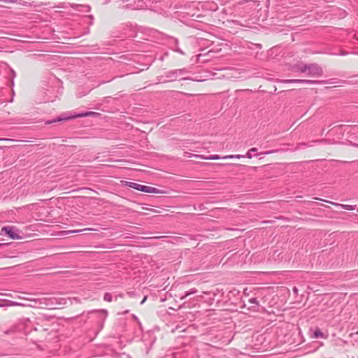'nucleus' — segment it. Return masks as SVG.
I'll use <instances>...</instances> for the list:
<instances>
[{"instance_id":"5","label":"nucleus","mask_w":358,"mask_h":358,"mask_svg":"<svg viewBox=\"0 0 358 358\" xmlns=\"http://www.w3.org/2000/svg\"><path fill=\"white\" fill-rule=\"evenodd\" d=\"M282 83H301V84H321L327 83V81L322 80H303V79H290V80H282Z\"/></svg>"},{"instance_id":"34","label":"nucleus","mask_w":358,"mask_h":358,"mask_svg":"<svg viewBox=\"0 0 358 358\" xmlns=\"http://www.w3.org/2000/svg\"><path fill=\"white\" fill-rule=\"evenodd\" d=\"M5 306V305H3V304H0V307H3V306Z\"/></svg>"},{"instance_id":"11","label":"nucleus","mask_w":358,"mask_h":358,"mask_svg":"<svg viewBox=\"0 0 358 358\" xmlns=\"http://www.w3.org/2000/svg\"><path fill=\"white\" fill-rule=\"evenodd\" d=\"M243 157H245V156L242 155H231L224 156L222 158V159H236V158L240 159V158H243Z\"/></svg>"},{"instance_id":"31","label":"nucleus","mask_w":358,"mask_h":358,"mask_svg":"<svg viewBox=\"0 0 358 358\" xmlns=\"http://www.w3.org/2000/svg\"><path fill=\"white\" fill-rule=\"evenodd\" d=\"M202 56L201 54L199 55L197 57H198V59H200L201 57Z\"/></svg>"},{"instance_id":"9","label":"nucleus","mask_w":358,"mask_h":358,"mask_svg":"<svg viewBox=\"0 0 358 358\" xmlns=\"http://www.w3.org/2000/svg\"><path fill=\"white\" fill-rule=\"evenodd\" d=\"M313 338H324L325 336L323 332L319 328H317L313 333Z\"/></svg>"},{"instance_id":"27","label":"nucleus","mask_w":358,"mask_h":358,"mask_svg":"<svg viewBox=\"0 0 358 358\" xmlns=\"http://www.w3.org/2000/svg\"><path fill=\"white\" fill-rule=\"evenodd\" d=\"M0 141H13V140L8 139V138H0Z\"/></svg>"},{"instance_id":"25","label":"nucleus","mask_w":358,"mask_h":358,"mask_svg":"<svg viewBox=\"0 0 358 358\" xmlns=\"http://www.w3.org/2000/svg\"><path fill=\"white\" fill-rule=\"evenodd\" d=\"M293 292L296 294L298 292V289L296 287H294L293 288Z\"/></svg>"},{"instance_id":"10","label":"nucleus","mask_w":358,"mask_h":358,"mask_svg":"<svg viewBox=\"0 0 358 358\" xmlns=\"http://www.w3.org/2000/svg\"><path fill=\"white\" fill-rule=\"evenodd\" d=\"M198 292V290L196 288H192L189 290L185 292V294L180 296V299L183 300L186 299L188 296L191 294H194Z\"/></svg>"},{"instance_id":"29","label":"nucleus","mask_w":358,"mask_h":358,"mask_svg":"<svg viewBox=\"0 0 358 358\" xmlns=\"http://www.w3.org/2000/svg\"><path fill=\"white\" fill-rule=\"evenodd\" d=\"M147 297L145 296L144 299L142 300V301L141 302V303H143L145 302V301L146 300Z\"/></svg>"},{"instance_id":"2","label":"nucleus","mask_w":358,"mask_h":358,"mask_svg":"<svg viewBox=\"0 0 358 358\" xmlns=\"http://www.w3.org/2000/svg\"><path fill=\"white\" fill-rule=\"evenodd\" d=\"M306 75L312 77H320L323 74L322 68L316 63L306 64Z\"/></svg>"},{"instance_id":"28","label":"nucleus","mask_w":358,"mask_h":358,"mask_svg":"<svg viewBox=\"0 0 358 358\" xmlns=\"http://www.w3.org/2000/svg\"><path fill=\"white\" fill-rule=\"evenodd\" d=\"M129 313V310H124L123 312H122V314H127Z\"/></svg>"},{"instance_id":"19","label":"nucleus","mask_w":358,"mask_h":358,"mask_svg":"<svg viewBox=\"0 0 358 358\" xmlns=\"http://www.w3.org/2000/svg\"><path fill=\"white\" fill-rule=\"evenodd\" d=\"M249 303H252V304H255L256 306H258L259 305V302L257 299V298H255V297H252V298H250L249 299Z\"/></svg>"},{"instance_id":"18","label":"nucleus","mask_w":358,"mask_h":358,"mask_svg":"<svg viewBox=\"0 0 358 358\" xmlns=\"http://www.w3.org/2000/svg\"><path fill=\"white\" fill-rule=\"evenodd\" d=\"M307 146V144L306 143H300L297 145V146L296 148H294V149H292V151H296L298 149L301 148V147L304 148V147H306Z\"/></svg>"},{"instance_id":"16","label":"nucleus","mask_w":358,"mask_h":358,"mask_svg":"<svg viewBox=\"0 0 358 358\" xmlns=\"http://www.w3.org/2000/svg\"><path fill=\"white\" fill-rule=\"evenodd\" d=\"M103 300L107 302H111L113 300V296L110 293L106 292L103 295Z\"/></svg>"},{"instance_id":"4","label":"nucleus","mask_w":358,"mask_h":358,"mask_svg":"<svg viewBox=\"0 0 358 358\" xmlns=\"http://www.w3.org/2000/svg\"><path fill=\"white\" fill-rule=\"evenodd\" d=\"M55 300L56 299L55 298H42L38 299H33V301H34L35 302L38 303V305L41 306V308H45L48 309L55 308Z\"/></svg>"},{"instance_id":"12","label":"nucleus","mask_w":358,"mask_h":358,"mask_svg":"<svg viewBox=\"0 0 358 358\" xmlns=\"http://www.w3.org/2000/svg\"><path fill=\"white\" fill-rule=\"evenodd\" d=\"M200 157L202 158V159H208V160H215V159H221V157L219 155H210L208 157L200 156Z\"/></svg>"},{"instance_id":"7","label":"nucleus","mask_w":358,"mask_h":358,"mask_svg":"<svg viewBox=\"0 0 358 358\" xmlns=\"http://www.w3.org/2000/svg\"><path fill=\"white\" fill-rule=\"evenodd\" d=\"M306 64H299L292 66V71L294 72L306 73Z\"/></svg>"},{"instance_id":"8","label":"nucleus","mask_w":358,"mask_h":358,"mask_svg":"<svg viewBox=\"0 0 358 358\" xmlns=\"http://www.w3.org/2000/svg\"><path fill=\"white\" fill-rule=\"evenodd\" d=\"M98 115H99V113H97L96 112L89 111V112L76 114V115H73L72 117H94Z\"/></svg>"},{"instance_id":"36","label":"nucleus","mask_w":358,"mask_h":358,"mask_svg":"<svg viewBox=\"0 0 358 358\" xmlns=\"http://www.w3.org/2000/svg\"><path fill=\"white\" fill-rule=\"evenodd\" d=\"M357 212H358V208H357Z\"/></svg>"},{"instance_id":"6","label":"nucleus","mask_w":358,"mask_h":358,"mask_svg":"<svg viewBox=\"0 0 358 358\" xmlns=\"http://www.w3.org/2000/svg\"><path fill=\"white\" fill-rule=\"evenodd\" d=\"M185 73H187L185 69L171 70L166 73V78L169 79L170 81H173L176 80L179 75H182Z\"/></svg>"},{"instance_id":"32","label":"nucleus","mask_w":358,"mask_h":358,"mask_svg":"<svg viewBox=\"0 0 358 358\" xmlns=\"http://www.w3.org/2000/svg\"><path fill=\"white\" fill-rule=\"evenodd\" d=\"M333 205L334 206H338L339 204L338 203H332Z\"/></svg>"},{"instance_id":"1","label":"nucleus","mask_w":358,"mask_h":358,"mask_svg":"<svg viewBox=\"0 0 358 358\" xmlns=\"http://www.w3.org/2000/svg\"><path fill=\"white\" fill-rule=\"evenodd\" d=\"M125 186L146 193L159 194L162 192L159 189L154 187L143 185L134 182L126 181Z\"/></svg>"},{"instance_id":"20","label":"nucleus","mask_w":358,"mask_h":358,"mask_svg":"<svg viewBox=\"0 0 358 358\" xmlns=\"http://www.w3.org/2000/svg\"><path fill=\"white\" fill-rule=\"evenodd\" d=\"M278 152V150H268V151H266V152H261L259 154H257V155H270V154H272V153H274V152Z\"/></svg>"},{"instance_id":"26","label":"nucleus","mask_w":358,"mask_h":358,"mask_svg":"<svg viewBox=\"0 0 358 358\" xmlns=\"http://www.w3.org/2000/svg\"><path fill=\"white\" fill-rule=\"evenodd\" d=\"M351 145L353 146V147H355V148H358V144L357 143H351Z\"/></svg>"},{"instance_id":"17","label":"nucleus","mask_w":358,"mask_h":358,"mask_svg":"<svg viewBox=\"0 0 358 358\" xmlns=\"http://www.w3.org/2000/svg\"><path fill=\"white\" fill-rule=\"evenodd\" d=\"M341 207L345 209V210H353L356 208V205H343V204H341Z\"/></svg>"},{"instance_id":"13","label":"nucleus","mask_w":358,"mask_h":358,"mask_svg":"<svg viewBox=\"0 0 358 358\" xmlns=\"http://www.w3.org/2000/svg\"><path fill=\"white\" fill-rule=\"evenodd\" d=\"M69 119H71V117L61 115L60 117H58L57 119L53 120L52 121L50 122L49 123L57 122H59V121H62V120H68Z\"/></svg>"},{"instance_id":"33","label":"nucleus","mask_w":358,"mask_h":358,"mask_svg":"<svg viewBox=\"0 0 358 358\" xmlns=\"http://www.w3.org/2000/svg\"><path fill=\"white\" fill-rule=\"evenodd\" d=\"M13 74L14 76H15V72H14L13 71Z\"/></svg>"},{"instance_id":"15","label":"nucleus","mask_w":358,"mask_h":358,"mask_svg":"<svg viewBox=\"0 0 358 358\" xmlns=\"http://www.w3.org/2000/svg\"><path fill=\"white\" fill-rule=\"evenodd\" d=\"M85 231H97V230L94 229H92V228H86V229H80V230L69 231H67V233L68 234L80 233V232Z\"/></svg>"},{"instance_id":"21","label":"nucleus","mask_w":358,"mask_h":358,"mask_svg":"<svg viewBox=\"0 0 358 358\" xmlns=\"http://www.w3.org/2000/svg\"><path fill=\"white\" fill-rule=\"evenodd\" d=\"M219 165L220 166H242L241 164H219Z\"/></svg>"},{"instance_id":"24","label":"nucleus","mask_w":358,"mask_h":358,"mask_svg":"<svg viewBox=\"0 0 358 358\" xmlns=\"http://www.w3.org/2000/svg\"><path fill=\"white\" fill-rule=\"evenodd\" d=\"M22 6H31V3L27 2V1H24L22 3Z\"/></svg>"},{"instance_id":"22","label":"nucleus","mask_w":358,"mask_h":358,"mask_svg":"<svg viewBox=\"0 0 358 358\" xmlns=\"http://www.w3.org/2000/svg\"><path fill=\"white\" fill-rule=\"evenodd\" d=\"M244 168L247 169H251V170H253V171H257L259 167H257V166H243Z\"/></svg>"},{"instance_id":"30","label":"nucleus","mask_w":358,"mask_h":358,"mask_svg":"<svg viewBox=\"0 0 358 358\" xmlns=\"http://www.w3.org/2000/svg\"><path fill=\"white\" fill-rule=\"evenodd\" d=\"M177 51H178V52L181 53V54H183V52H182L181 50H179V49H178V50H177Z\"/></svg>"},{"instance_id":"23","label":"nucleus","mask_w":358,"mask_h":358,"mask_svg":"<svg viewBox=\"0 0 358 358\" xmlns=\"http://www.w3.org/2000/svg\"><path fill=\"white\" fill-rule=\"evenodd\" d=\"M0 1L6 3H15L17 0H0Z\"/></svg>"},{"instance_id":"14","label":"nucleus","mask_w":358,"mask_h":358,"mask_svg":"<svg viewBox=\"0 0 358 358\" xmlns=\"http://www.w3.org/2000/svg\"><path fill=\"white\" fill-rule=\"evenodd\" d=\"M257 149L256 148H250L245 155V157L248 159H251L252 157V152H257Z\"/></svg>"},{"instance_id":"35","label":"nucleus","mask_w":358,"mask_h":358,"mask_svg":"<svg viewBox=\"0 0 358 358\" xmlns=\"http://www.w3.org/2000/svg\"><path fill=\"white\" fill-rule=\"evenodd\" d=\"M268 165H264V166H262V168H265Z\"/></svg>"},{"instance_id":"3","label":"nucleus","mask_w":358,"mask_h":358,"mask_svg":"<svg viewBox=\"0 0 358 358\" xmlns=\"http://www.w3.org/2000/svg\"><path fill=\"white\" fill-rule=\"evenodd\" d=\"M1 231L4 232V235L8 236L11 239H20L22 238L21 231L19 230L15 226H5L2 228Z\"/></svg>"}]
</instances>
